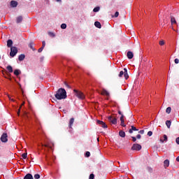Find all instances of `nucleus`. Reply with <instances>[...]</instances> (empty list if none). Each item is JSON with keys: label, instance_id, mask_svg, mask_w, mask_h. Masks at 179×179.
Masks as SVG:
<instances>
[{"label": "nucleus", "instance_id": "obj_1", "mask_svg": "<svg viewBox=\"0 0 179 179\" xmlns=\"http://www.w3.org/2000/svg\"><path fill=\"white\" fill-rule=\"evenodd\" d=\"M56 99L57 100H62L64 99H66V91L64 88H60L57 90L55 94Z\"/></svg>", "mask_w": 179, "mask_h": 179}, {"label": "nucleus", "instance_id": "obj_2", "mask_svg": "<svg viewBox=\"0 0 179 179\" xmlns=\"http://www.w3.org/2000/svg\"><path fill=\"white\" fill-rule=\"evenodd\" d=\"M73 92L76 94V97H78V99H80V100H84L85 94H83V92H82L78 90H74Z\"/></svg>", "mask_w": 179, "mask_h": 179}, {"label": "nucleus", "instance_id": "obj_3", "mask_svg": "<svg viewBox=\"0 0 179 179\" xmlns=\"http://www.w3.org/2000/svg\"><path fill=\"white\" fill-rule=\"evenodd\" d=\"M17 54V48L16 47H11L10 48V57H15Z\"/></svg>", "mask_w": 179, "mask_h": 179}, {"label": "nucleus", "instance_id": "obj_4", "mask_svg": "<svg viewBox=\"0 0 179 179\" xmlns=\"http://www.w3.org/2000/svg\"><path fill=\"white\" fill-rule=\"evenodd\" d=\"M141 149H142V145H141V144H138V143L134 144L133 146L131 147V150L139 151V150H141Z\"/></svg>", "mask_w": 179, "mask_h": 179}, {"label": "nucleus", "instance_id": "obj_5", "mask_svg": "<svg viewBox=\"0 0 179 179\" xmlns=\"http://www.w3.org/2000/svg\"><path fill=\"white\" fill-rule=\"evenodd\" d=\"M108 120L109 122H110V124H113V125L117 124V119L115 118V117L109 116L108 117Z\"/></svg>", "mask_w": 179, "mask_h": 179}, {"label": "nucleus", "instance_id": "obj_6", "mask_svg": "<svg viewBox=\"0 0 179 179\" xmlns=\"http://www.w3.org/2000/svg\"><path fill=\"white\" fill-rule=\"evenodd\" d=\"M1 142H3V143H6V142H8V134L3 133V134L1 135Z\"/></svg>", "mask_w": 179, "mask_h": 179}, {"label": "nucleus", "instance_id": "obj_7", "mask_svg": "<svg viewBox=\"0 0 179 179\" xmlns=\"http://www.w3.org/2000/svg\"><path fill=\"white\" fill-rule=\"evenodd\" d=\"M97 124H99V125H101L102 128H107V124H106L104 122L101 120H97Z\"/></svg>", "mask_w": 179, "mask_h": 179}, {"label": "nucleus", "instance_id": "obj_8", "mask_svg": "<svg viewBox=\"0 0 179 179\" xmlns=\"http://www.w3.org/2000/svg\"><path fill=\"white\" fill-rule=\"evenodd\" d=\"M170 166V161L169 159H166L164 162V167L165 169H167V167H169Z\"/></svg>", "mask_w": 179, "mask_h": 179}, {"label": "nucleus", "instance_id": "obj_9", "mask_svg": "<svg viewBox=\"0 0 179 179\" xmlns=\"http://www.w3.org/2000/svg\"><path fill=\"white\" fill-rule=\"evenodd\" d=\"M10 6L12 7V8H16V6H17V1H10Z\"/></svg>", "mask_w": 179, "mask_h": 179}, {"label": "nucleus", "instance_id": "obj_10", "mask_svg": "<svg viewBox=\"0 0 179 179\" xmlns=\"http://www.w3.org/2000/svg\"><path fill=\"white\" fill-rule=\"evenodd\" d=\"M127 57L129 58V59H132L134 58V53L131 51H129L127 52Z\"/></svg>", "mask_w": 179, "mask_h": 179}, {"label": "nucleus", "instance_id": "obj_11", "mask_svg": "<svg viewBox=\"0 0 179 179\" xmlns=\"http://www.w3.org/2000/svg\"><path fill=\"white\" fill-rule=\"evenodd\" d=\"M13 45V41L12 40H10V39L8 40V41H7V47L12 48V45Z\"/></svg>", "mask_w": 179, "mask_h": 179}, {"label": "nucleus", "instance_id": "obj_12", "mask_svg": "<svg viewBox=\"0 0 179 179\" xmlns=\"http://www.w3.org/2000/svg\"><path fill=\"white\" fill-rule=\"evenodd\" d=\"M95 27H97L98 29H101V24L99 21H96L94 22Z\"/></svg>", "mask_w": 179, "mask_h": 179}, {"label": "nucleus", "instance_id": "obj_13", "mask_svg": "<svg viewBox=\"0 0 179 179\" xmlns=\"http://www.w3.org/2000/svg\"><path fill=\"white\" fill-rule=\"evenodd\" d=\"M120 121H121L120 125L122 127H126L125 123H124V115H122V116L120 117Z\"/></svg>", "mask_w": 179, "mask_h": 179}, {"label": "nucleus", "instance_id": "obj_14", "mask_svg": "<svg viewBox=\"0 0 179 179\" xmlns=\"http://www.w3.org/2000/svg\"><path fill=\"white\" fill-rule=\"evenodd\" d=\"M22 20L23 17H22V15L18 16L16 19L17 23H22Z\"/></svg>", "mask_w": 179, "mask_h": 179}, {"label": "nucleus", "instance_id": "obj_15", "mask_svg": "<svg viewBox=\"0 0 179 179\" xmlns=\"http://www.w3.org/2000/svg\"><path fill=\"white\" fill-rule=\"evenodd\" d=\"M101 94H103V96H110V93L108 92V91L106 90H102Z\"/></svg>", "mask_w": 179, "mask_h": 179}, {"label": "nucleus", "instance_id": "obj_16", "mask_svg": "<svg viewBox=\"0 0 179 179\" xmlns=\"http://www.w3.org/2000/svg\"><path fill=\"white\" fill-rule=\"evenodd\" d=\"M73 122H75V119L72 117L69 121V128H72V125H73Z\"/></svg>", "mask_w": 179, "mask_h": 179}, {"label": "nucleus", "instance_id": "obj_17", "mask_svg": "<svg viewBox=\"0 0 179 179\" xmlns=\"http://www.w3.org/2000/svg\"><path fill=\"white\" fill-rule=\"evenodd\" d=\"M24 179H34V178H33V176H32L31 174L27 173V174L24 176Z\"/></svg>", "mask_w": 179, "mask_h": 179}, {"label": "nucleus", "instance_id": "obj_18", "mask_svg": "<svg viewBox=\"0 0 179 179\" xmlns=\"http://www.w3.org/2000/svg\"><path fill=\"white\" fill-rule=\"evenodd\" d=\"M134 131H138V129H136V127H135L134 126H131V129L129 130V134H132Z\"/></svg>", "mask_w": 179, "mask_h": 179}, {"label": "nucleus", "instance_id": "obj_19", "mask_svg": "<svg viewBox=\"0 0 179 179\" xmlns=\"http://www.w3.org/2000/svg\"><path fill=\"white\" fill-rule=\"evenodd\" d=\"M124 76L125 79H128V78H129V76H128V70H127V69H124Z\"/></svg>", "mask_w": 179, "mask_h": 179}, {"label": "nucleus", "instance_id": "obj_20", "mask_svg": "<svg viewBox=\"0 0 179 179\" xmlns=\"http://www.w3.org/2000/svg\"><path fill=\"white\" fill-rule=\"evenodd\" d=\"M14 75H15V76H19V75H20V70L19 69H15L14 71Z\"/></svg>", "mask_w": 179, "mask_h": 179}, {"label": "nucleus", "instance_id": "obj_21", "mask_svg": "<svg viewBox=\"0 0 179 179\" xmlns=\"http://www.w3.org/2000/svg\"><path fill=\"white\" fill-rule=\"evenodd\" d=\"M33 45H34V43L33 42H31V43H29V47L30 48H31V50H32L33 51H36V48H34V47H33Z\"/></svg>", "mask_w": 179, "mask_h": 179}, {"label": "nucleus", "instance_id": "obj_22", "mask_svg": "<svg viewBox=\"0 0 179 179\" xmlns=\"http://www.w3.org/2000/svg\"><path fill=\"white\" fill-rule=\"evenodd\" d=\"M119 135H120V136H121V138H125V131H120L119 132Z\"/></svg>", "mask_w": 179, "mask_h": 179}, {"label": "nucleus", "instance_id": "obj_23", "mask_svg": "<svg viewBox=\"0 0 179 179\" xmlns=\"http://www.w3.org/2000/svg\"><path fill=\"white\" fill-rule=\"evenodd\" d=\"M26 56H24V55H20L19 57H18V59L19 61H23V59H24Z\"/></svg>", "mask_w": 179, "mask_h": 179}, {"label": "nucleus", "instance_id": "obj_24", "mask_svg": "<svg viewBox=\"0 0 179 179\" xmlns=\"http://www.w3.org/2000/svg\"><path fill=\"white\" fill-rule=\"evenodd\" d=\"M7 70L8 71V72H10V73H12V72H13V69L11 67V66H8Z\"/></svg>", "mask_w": 179, "mask_h": 179}, {"label": "nucleus", "instance_id": "obj_25", "mask_svg": "<svg viewBox=\"0 0 179 179\" xmlns=\"http://www.w3.org/2000/svg\"><path fill=\"white\" fill-rule=\"evenodd\" d=\"M166 127H167L168 128H170V127L171 126V121L167 120V121L166 122Z\"/></svg>", "mask_w": 179, "mask_h": 179}, {"label": "nucleus", "instance_id": "obj_26", "mask_svg": "<svg viewBox=\"0 0 179 179\" xmlns=\"http://www.w3.org/2000/svg\"><path fill=\"white\" fill-rule=\"evenodd\" d=\"M161 142L163 143V142H167V135L164 134V140H160Z\"/></svg>", "mask_w": 179, "mask_h": 179}, {"label": "nucleus", "instance_id": "obj_27", "mask_svg": "<svg viewBox=\"0 0 179 179\" xmlns=\"http://www.w3.org/2000/svg\"><path fill=\"white\" fill-rule=\"evenodd\" d=\"M171 22L172 24H176V23H177V22L176 21V18H174L173 17L171 18Z\"/></svg>", "mask_w": 179, "mask_h": 179}, {"label": "nucleus", "instance_id": "obj_28", "mask_svg": "<svg viewBox=\"0 0 179 179\" xmlns=\"http://www.w3.org/2000/svg\"><path fill=\"white\" fill-rule=\"evenodd\" d=\"M166 113H167V114H170V113H171V108L168 107L166 110Z\"/></svg>", "mask_w": 179, "mask_h": 179}, {"label": "nucleus", "instance_id": "obj_29", "mask_svg": "<svg viewBox=\"0 0 179 179\" xmlns=\"http://www.w3.org/2000/svg\"><path fill=\"white\" fill-rule=\"evenodd\" d=\"M100 10V7H95L93 10V12H99Z\"/></svg>", "mask_w": 179, "mask_h": 179}, {"label": "nucleus", "instance_id": "obj_30", "mask_svg": "<svg viewBox=\"0 0 179 179\" xmlns=\"http://www.w3.org/2000/svg\"><path fill=\"white\" fill-rule=\"evenodd\" d=\"M124 73H125V71L124 72V71H121L120 72V73H119V77H120V78H122V76H123Z\"/></svg>", "mask_w": 179, "mask_h": 179}, {"label": "nucleus", "instance_id": "obj_31", "mask_svg": "<svg viewBox=\"0 0 179 179\" xmlns=\"http://www.w3.org/2000/svg\"><path fill=\"white\" fill-rule=\"evenodd\" d=\"M85 157H90V152L87 151V152H85Z\"/></svg>", "mask_w": 179, "mask_h": 179}, {"label": "nucleus", "instance_id": "obj_32", "mask_svg": "<svg viewBox=\"0 0 179 179\" xmlns=\"http://www.w3.org/2000/svg\"><path fill=\"white\" fill-rule=\"evenodd\" d=\"M22 157H23L24 159H27V153H23L22 155Z\"/></svg>", "mask_w": 179, "mask_h": 179}, {"label": "nucleus", "instance_id": "obj_33", "mask_svg": "<svg viewBox=\"0 0 179 179\" xmlns=\"http://www.w3.org/2000/svg\"><path fill=\"white\" fill-rule=\"evenodd\" d=\"M61 29H66V24H62Z\"/></svg>", "mask_w": 179, "mask_h": 179}, {"label": "nucleus", "instance_id": "obj_34", "mask_svg": "<svg viewBox=\"0 0 179 179\" xmlns=\"http://www.w3.org/2000/svg\"><path fill=\"white\" fill-rule=\"evenodd\" d=\"M41 145L42 148H50V145H48L47 144L44 145V144L41 143Z\"/></svg>", "mask_w": 179, "mask_h": 179}, {"label": "nucleus", "instance_id": "obj_35", "mask_svg": "<svg viewBox=\"0 0 179 179\" xmlns=\"http://www.w3.org/2000/svg\"><path fill=\"white\" fill-rule=\"evenodd\" d=\"M34 177L35 179H38L40 178V174H35Z\"/></svg>", "mask_w": 179, "mask_h": 179}, {"label": "nucleus", "instance_id": "obj_36", "mask_svg": "<svg viewBox=\"0 0 179 179\" xmlns=\"http://www.w3.org/2000/svg\"><path fill=\"white\" fill-rule=\"evenodd\" d=\"M89 179H94V174L91 173V174L90 175Z\"/></svg>", "mask_w": 179, "mask_h": 179}, {"label": "nucleus", "instance_id": "obj_37", "mask_svg": "<svg viewBox=\"0 0 179 179\" xmlns=\"http://www.w3.org/2000/svg\"><path fill=\"white\" fill-rule=\"evenodd\" d=\"M159 44V45H164V44H165L164 41H160Z\"/></svg>", "mask_w": 179, "mask_h": 179}, {"label": "nucleus", "instance_id": "obj_38", "mask_svg": "<svg viewBox=\"0 0 179 179\" xmlns=\"http://www.w3.org/2000/svg\"><path fill=\"white\" fill-rule=\"evenodd\" d=\"M120 15V13H118V11H116V13H115L114 17H118Z\"/></svg>", "mask_w": 179, "mask_h": 179}, {"label": "nucleus", "instance_id": "obj_39", "mask_svg": "<svg viewBox=\"0 0 179 179\" xmlns=\"http://www.w3.org/2000/svg\"><path fill=\"white\" fill-rule=\"evenodd\" d=\"M152 135H153V132H152L151 131L148 132V136H152Z\"/></svg>", "mask_w": 179, "mask_h": 179}, {"label": "nucleus", "instance_id": "obj_40", "mask_svg": "<svg viewBox=\"0 0 179 179\" xmlns=\"http://www.w3.org/2000/svg\"><path fill=\"white\" fill-rule=\"evenodd\" d=\"M44 50V48L41 47L38 50V52H41Z\"/></svg>", "mask_w": 179, "mask_h": 179}, {"label": "nucleus", "instance_id": "obj_41", "mask_svg": "<svg viewBox=\"0 0 179 179\" xmlns=\"http://www.w3.org/2000/svg\"><path fill=\"white\" fill-rule=\"evenodd\" d=\"M49 36H52V37H55V34H54V33H52V32H50Z\"/></svg>", "mask_w": 179, "mask_h": 179}, {"label": "nucleus", "instance_id": "obj_42", "mask_svg": "<svg viewBox=\"0 0 179 179\" xmlns=\"http://www.w3.org/2000/svg\"><path fill=\"white\" fill-rule=\"evenodd\" d=\"M138 133H140L141 135H143V134H145V130H141L138 131Z\"/></svg>", "mask_w": 179, "mask_h": 179}, {"label": "nucleus", "instance_id": "obj_43", "mask_svg": "<svg viewBox=\"0 0 179 179\" xmlns=\"http://www.w3.org/2000/svg\"><path fill=\"white\" fill-rule=\"evenodd\" d=\"M44 47H45V41H43L42 42V48H44Z\"/></svg>", "mask_w": 179, "mask_h": 179}, {"label": "nucleus", "instance_id": "obj_44", "mask_svg": "<svg viewBox=\"0 0 179 179\" xmlns=\"http://www.w3.org/2000/svg\"><path fill=\"white\" fill-rule=\"evenodd\" d=\"M174 62H175V64H179V59H175Z\"/></svg>", "mask_w": 179, "mask_h": 179}, {"label": "nucleus", "instance_id": "obj_45", "mask_svg": "<svg viewBox=\"0 0 179 179\" xmlns=\"http://www.w3.org/2000/svg\"><path fill=\"white\" fill-rule=\"evenodd\" d=\"M133 142H136V138L134 136L131 137Z\"/></svg>", "mask_w": 179, "mask_h": 179}, {"label": "nucleus", "instance_id": "obj_46", "mask_svg": "<svg viewBox=\"0 0 179 179\" xmlns=\"http://www.w3.org/2000/svg\"><path fill=\"white\" fill-rule=\"evenodd\" d=\"M136 138H137V139H141V138H142V136H141V134H138L136 136Z\"/></svg>", "mask_w": 179, "mask_h": 179}, {"label": "nucleus", "instance_id": "obj_47", "mask_svg": "<svg viewBox=\"0 0 179 179\" xmlns=\"http://www.w3.org/2000/svg\"><path fill=\"white\" fill-rule=\"evenodd\" d=\"M118 114H120V115H121V117L122 116V113L120 110L118 111Z\"/></svg>", "mask_w": 179, "mask_h": 179}, {"label": "nucleus", "instance_id": "obj_48", "mask_svg": "<svg viewBox=\"0 0 179 179\" xmlns=\"http://www.w3.org/2000/svg\"><path fill=\"white\" fill-rule=\"evenodd\" d=\"M56 2H62V0H55Z\"/></svg>", "mask_w": 179, "mask_h": 179}, {"label": "nucleus", "instance_id": "obj_49", "mask_svg": "<svg viewBox=\"0 0 179 179\" xmlns=\"http://www.w3.org/2000/svg\"><path fill=\"white\" fill-rule=\"evenodd\" d=\"M176 161L179 162V156L176 158Z\"/></svg>", "mask_w": 179, "mask_h": 179}, {"label": "nucleus", "instance_id": "obj_50", "mask_svg": "<svg viewBox=\"0 0 179 179\" xmlns=\"http://www.w3.org/2000/svg\"><path fill=\"white\" fill-rule=\"evenodd\" d=\"M8 98L10 99V100H11L12 101H13V99L10 98V96H8Z\"/></svg>", "mask_w": 179, "mask_h": 179}, {"label": "nucleus", "instance_id": "obj_51", "mask_svg": "<svg viewBox=\"0 0 179 179\" xmlns=\"http://www.w3.org/2000/svg\"><path fill=\"white\" fill-rule=\"evenodd\" d=\"M97 141H98V142H99V138H97Z\"/></svg>", "mask_w": 179, "mask_h": 179}, {"label": "nucleus", "instance_id": "obj_52", "mask_svg": "<svg viewBox=\"0 0 179 179\" xmlns=\"http://www.w3.org/2000/svg\"><path fill=\"white\" fill-rule=\"evenodd\" d=\"M0 59H1V56H0Z\"/></svg>", "mask_w": 179, "mask_h": 179}]
</instances>
